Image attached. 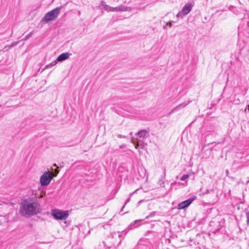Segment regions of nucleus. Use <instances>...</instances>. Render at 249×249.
<instances>
[{
    "label": "nucleus",
    "mask_w": 249,
    "mask_h": 249,
    "mask_svg": "<svg viewBox=\"0 0 249 249\" xmlns=\"http://www.w3.org/2000/svg\"><path fill=\"white\" fill-rule=\"evenodd\" d=\"M41 210L38 201L36 199L29 198L21 202L19 213L22 216L30 217L40 213Z\"/></svg>",
    "instance_id": "nucleus-1"
},
{
    "label": "nucleus",
    "mask_w": 249,
    "mask_h": 249,
    "mask_svg": "<svg viewBox=\"0 0 249 249\" xmlns=\"http://www.w3.org/2000/svg\"><path fill=\"white\" fill-rule=\"evenodd\" d=\"M5 218V216H0V220H2V219H4Z\"/></svg>",
    "instance_id": "nucleus-24"
},
{
    "label": "nucleus",
    "mask_w": 249,
    "mask_h": 249,
    "mask_svg": "<svg viewBox=\"0 0 249 249\" xmlns=\"http://www.w3.org/2000/svg\"><path fill=\"white\" fill-rule=\"evenodd\" d=\"M156 212H153L151 213L148 215L146 216L145 217V219H148L149 217H153L155 215Z\"/></svg>",
    "instance_id": "nucleus-14"
},
{
    "label": "nucleus",
    "mask_w": 249,
    "mask_h": 249,
    "mask_svg": "<svg viewBox=\"0 0 249 249\" xmlns=\"http://www.w3.org/2000/svg\"><path fill=\"white\" fill-rule=\"evenodd\" d=\"M71 54L69 53H65L59 55L57 58V61L62 62L69 58Z\"/></svg>",
    "instance_id": "nucleus-9"
},
{
    "label": "nucleus",
    "mask_w": 249,
    "mask_h": 249,
    "mask_svg": "<svg viewBox=\"0 0 249 249\" xmlns=\"http://www.w3.org/2000/svg\"><path fill=\"white\" fill-rule=\"evenodd\" d=\"M192 7V4L189 3H186L181 11L182 13V17L187 15L191 11Z\"/></svg>",
    "instance_id": "nucleus-8"
},
{
    "label": "nucleus",
    "mask_w": 249,
    "mask_h": 249,
    "mask_svg": "<svg viewBox=\"0 0 249 249\" xmlns=\"http://www.w3.org/2000/svg\"><path fill=\"white\" fill-rule=\"evenodd\" d=\"M122 233H123V231H122L121 233H119V235H118V236H119V237L120 238H121V237H122Z\"/></svg>",
    "instance_id": "nucleus-25"
},
{
    "label": "nucleus",
    "mask_w": 249,
    "mask_h": 249,
    "mask_svg": "<svg viewBox=\"0 0 249 249\" xmlns=\"http://www.w3.org/2000/svg\"><path fill=\"white\" fill-rule=\"evenodd\" d=\"M189 175L188 174H187V175H183L181 178H180V179L181 180H183V181H184L185 180H186L188 178H189Z\"/></svg>",
    "instance_id": "nucleus-13"
},
{
    "label": "nucleus",
    "mask_w": 249,
    "mask_h": 249,
    "mask_svg": "<svg viewBox=\"0 0 249 249\" xmlns=\"http://www.w3.org/2000/svg\"><path fill=\"white\" fill-rule=\"evenodd\" d=\"M134 193H135V192H133V193H131V194H130V197H129V198H128V199H126V200L125 201V203H124V206H123V208H124V207L125 205H126L128 202H129L130 199V197L133 195V194Z\"/></svg>",
    "instance_id": "nucleus-17"
},
{
    "label": "nucleus",
    "mask_w": 249,
    "mask_h": 249,
    "mask_svg": "<svg viewBox=\"0 0 249 249\" xmlns=\"http://www.w3.org/2000/svg\"><path fill=\"white\" fill-rule=\"evenodd\" d=\"M248 182H249V180Z\"/></svg>",
    "instance_id": "nucleus-30"
},
{
    "label": "nucleus",
    "mask_w": 249,
    "mask_h": 249,
    "mask_svg": "<svg viewBox=\"0 0 249 249\" xmlns=\"http://www.w3.org/2000/svg\"><path fill=\"white\" fill-rule=\"evenodd\" d=\"M226 173H227V174H228L229 173L228 170H226Z\"/></svg>",
    "instance_id": "nucleus-28"
},
{
    "label": "nucleus",
    "mask_w": 249,
    "mask_h": 249,
    "mask_svg": "<svg viewBox=\"0 0 249 249\" xmlns=\"http://www.w3.org/2000/svg\"><path fill=\"white\" fill-rule=\"evenodd\" d=\"M173 22V21H170L167 22L166 23V25L169 26L170 27H171L172 26V22Z\"/></svg>",
    "instance_id": "nucleus-21"
},
{
    "label": "nucleus",
    "mask_w": 249,
    "mask_h": 249,
    "mask_svg": "<svg viewBox=\"0 0 249 249\" xmlns=\"http://www.w3.org/2000/svg\"><path fill=\"white\" fill-rule=\"evenodd\" d=\"M141 202V201H139L138 203H140Z\"/></svg>",
    "instance_id": "nucleus-29"
},
{
    "label": "nucleus",
    "mask_w": 249,
    "mask_h": 249,
    "mask_svg": "<svg viewBox=\"0 0 249 249\" xmlns=\"http://www.w3.org/2000/svg\"><path fill=\"white\" fill-rule=\"evenodd\" d=\"M180 16H182V13H181V11H180L179 12H178V13L177 14V15H176L177 18H178V17H179Z\"/></svg>",
    "instance_id": "nucleus-22"
},
{
    "label": "nucleus",
    "mask_w": 249,
    "mask_h": 249,
    "mask_svg": "<svg viewBox=\"0 0 249 249\" xmlns=\"http://www.w3.org/2000/svg\"><path fill=\"white\" fill-rule=\"evenodd\" d=\"M120 11H131L132 10L131 7H126L124 5H121L119 6Z\"/></svg>",
    "instance_id": "nucleus-11"
},
{
    "label": "nucleus",
    "mask_w": 249,
    "mask_h": 249,
    "mask_svg": "<svg viewBox=\"0 0 249 249\" xmlns=\"http://www.w3.org/2000/svg\"><path fill=\"white\" fill-rule=\"evenodd\" d=\"M191 102V101H188L187 102H183L182 103L180 104L179 105H178V106H176L174 108H173L171 110V111L169 113V114H171L174 112L178 111L181 108L185 107Z\"/></svg>",
    "instance_id": "nucleus-7"
},
{
    "label": "nucleus",
    "mask_w": 249,
    "mask_h": 249,
    "mask_svg": "<svg viewBox=\"0 0 249 249\" xmlns=\"http://www.w3.org/2000/svg\"><path fill=\"white\" fill-rule=\"evenodd\" d=\"M52 215L57 220H65L69 216V213L67 211H62L59 209L52 210Z\"/></svg>",
    "instance_id": "nucleus-3"
},
{
    "label": "nucleus",
    "mask_w": 249,
    "mask_h": 249,
    "mask_svg": "<svg viewBox=\"0 0 249 249\" xmlns=\"http://www.w3.org/2000/svg\"><path fill=\"white\" fill-rule=\"evenodd\" d=\"M33 35V32H30L29 34H28L23 39V40H26L28 39L30 37L32 36Z\"/></svg>",
    "instance_id": "nucleus-16"
},
{
    "label": "nucleus",
    "mask_w": 249,
    "mask_h": 249,
    "mask_svg": "<svg viewBox=\"0 0 249 249\" xmlns=\"http://www.w3.org/2000/svg\"><path fill=\"white\" fill-rule=\"evenodd\" d=\"M118 137L120 138H124L125 137L124 136H123L121 134H119L118 135Z\"/></svg>",
    "instance_id": "nucleus-23"
},
{
    "label": "nucleus",
    "mask_w": 249,
    "mask_h": 249,
    "mask_svg": "<svg viewBox=\"0 0 249 249\" xmlns=\"http://www.w3.org/2000/svg\"><path fill=\"white\" fill-rule=\"evenodd\" d=\"M142 220H143V219H139L138 220H136V222H137V221H142Z\"/></svg>",
    "instance_id": "nucleus-26"
},
{
    "label": "nucleus",
    "mask_w": 249,
    "mask_h": 249,
    "mask_svg": "<svg viewBox=\"0 0 249 249\" xmlns=\"http://www.w3.org/2000/svg\"><path fill=\"white\" fill-rule=\"evenodd\" d=\"M63 8L62 6L56 7L54 9L47 13L42 18L41 21L48 22L56 19L60 14V10Z\"/></svg>",
    "instance_id": "nucleus-2"
},
{
    "label": "nucleus",
    "mask_w": 249,
    "mask_h": 249,
    "mask_svg": "<svg viewBox=\"0 0 249 249\" xmlns=\"http://www.w3.org/2000/svg\"><path fill=\"white\" fill-rule=\"evenodd\" d=\"M57 62L58 61H57V59L54 61H53L52 63H50L48 65H47L45 66V69L51 68L52 67L55 66L57 63Z\"/></svg>",
    "instance_id": "nucleus-12"
},
{
    "label": "nucleus",
    "mask_w": 249,
    "mask_h": 249,
    "mask_svg": "<svg viewBox=\"0 0 249 249\" xmlns=\"http://www.w3.org/2000/svg\"><path fill=\"white\" fill-rule=\"evenodd\" d=\"M196 198V196H194L193 197L190 198L185 201H183L178 204V209H183L188 207L194 200Z\"/></svg>",
    "instance_id": "nucleus-6"
},
{
    "label": "nucleus",
    "mask_w": 249,
    "mask_h": 249,
    "mask_svg": "<svg viewBox=\"0 0 249 249\" xmlns=\"http://www.w3.org/2000/svg\"><path fill=\"white\" fill-rule=\"evenodd\" d=\"M99 7H100L101 9H103L108 12H112V7L106 4V3L103 1H101Z\"/></svg>",
    "instance_id": "nucleus-10"
},
{
    "label": "nucleus",
    "mask_w": 249,
    "mask_h": 249,
    "mask_svg": "<svg viewBox=\"0 0 249 249\" xmlns=\"http://www.w3.org/2000/svg\"><path fill=\"white\" fill-rule=\"evenodd\" d=\"M119 6L115 7H112V12H119Z\"/></svg>",
    "instance_id": "nucleus-18"
},
{
    "label": "nucleus",
    "mask_w": 249,
    "mask_h": 249,
    "mask_svg": "<svg viewBox=\"0 0 249 249\" xmlns=\"http://www.w3.org/2000/svg\"><path fill=\"white\" fill-rule=\"evenodd\" d=\"M247 107H248V109L249 110V105H248Z\"/></svg>",
    "instance_id": "nucleus-27"
},
{
    "label": "nucleus",
    "mask_w": 249,
    "mask_h": 249,
    "mask_svg": "<svg viewBox=\"0 0 249 249\" xmlns=\"http://www.w3.org/2000/svg\"><path fill=\"white\" fill-rule=\"evenodd\" d=\"M53 177V174L50 171H47L44 173L40 178L41 185L46 186L48 185Z\"/></svg>",
    "instance_id": "nucleus-4"
},
{
    "label": "nucleus",
    "mask_w": 249,
    "mask_h": 249,
    "mask_svg": "<svg viewBox=\"0 0 249 249\" xmlns=\"http://www.w3.org/2000/svg\"><path fill=\"white\" fill-rule=\"evenodd\" d=\"M138 136V138H137L136 141L137 142L136 148H137L139 144H142L144 143V139L148 138L149 136L148 132L146 130H141L136 133Z\"/></svg>",
    "instance_id": "nucleus-5"
},
{
    "label": "nucleus",
    "mask_w": 249,
    "mask_h": 249,
    "mask_svg": "<svg viewBox=\"0 0 249 249\" xmlns=\"http://www.w3.org/2000/svg\"><path fill=\"white\" fill-rule=\"evenodd\" d=\"M18 41L13 42L10 45L7 46V47L8 48V49H11V48L16 46L18 44Z\"/></svg>",
    "instance_id": "nucleus-15"
},
{
    "label": "nucleus",
    "mask_w": 249,
    "mask_h": 249,
    "mask_svg": "<svg viewBox=\"0 0 249 249\" xmlns=\"http://www.w3.org/2000/svg\"><path fill=\"white\" fill-rule=\"evenodd\" d=\"M246 215L247 216V222L248 224L249 223V211H248L246 213Z\"/></svg>",
    "instance_id": "nucleus-19"
},
{
    "label": "nucleus",
    "mask_w": 249,
    "mask_h": 249,
    "mask_svg": "<svg viewBox=\"0 0 249 249\" xmlns=\"http://www.w3.org/2000/svg\"><path fill=\"white\" fill-rule=\"evenodd\" d=\"M59 172V170H58V167H57L54 170V174H53L54 177H56L57 176V175L58 174Z\"/></svg>",
    "instance_id": "nucleus-20"
}]
</instances>
